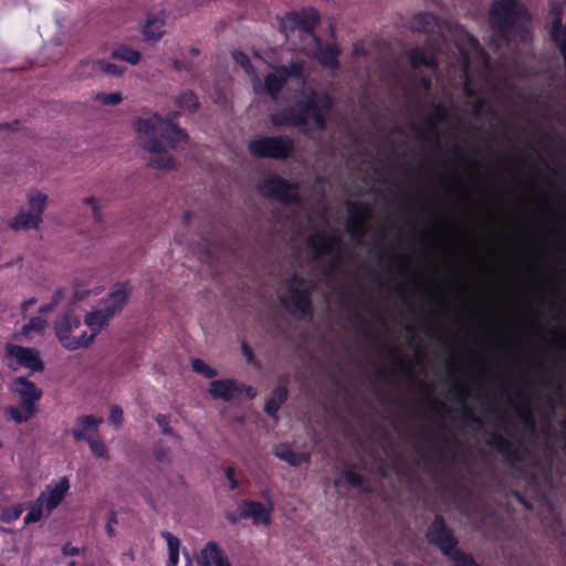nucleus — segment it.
<instances>
[{
  "mask_svg": "<svg viewBox=\"0 0 566 566\" xmlns=\"http://www.w3.org/2000/svg\"><path fill=\"white\" fill-rule=\"evenodd\" d=\"M490 25L501 41L510 44L514 34L520 35L521 41H526L530 32L525 25L518 24L520 20H531L527 7L520 0H493L489 10Z\"/></svg>",
  "mask_w": 566,
  "mask_h": 566,
  "instance_id": "obj_1",
  "label": "nucleus"
},
{
  "mask_svg": "<svg viewBox=\"0 0 566 566\" xmlns=\"http://www.w3.org/2000/svg\"><path fill=\"white\" fill-rule=\"evenodd\" d=\"M387 355L388 358L392 361L394 368L391 370L379 369L376 373L377 379L385 380L387 382H396L397 376L399 375L401 378H405L416 387L418 399L429 409L433 411L447 409L446 403L433 396V387L428 382L417 378L412 370V366L405 357L401 356L398 348H388Z\"/></svg>",
  "mask_w": 566,
  "mask_h": 566,
  "instance_id": "obj_2",
  "label": "nucleus"
},
{
  "mask_svg": "<svg viewBox=\"0 0 566 566\" xmlns=\"http://www.w3.org/2000/svg\"><path fill=\"white\" fill-rule=\"evenodd\" d=\"M281 305L296 319L303 321L313 316L311 283L294 274L287 281L285 294L280 297Z\"/></svg>",
  "mask_w": 566,
  "mask_h": 566,
  "instance_id": "obj_3",
  "label": "nucleus"
},
{
  "mask_svg": "<svg viewBox=\"0 0 566 566\" xmlns=\"http://www.w3.org/2000/svg\"><path fill=\"white\" fill-rule=\"evenodd\" d=\"M135 129L146 138L160 136V140L165 147L176 149L180 145H185L188 140V134L181 129L171 119H165L158 114L149 118H138L135 123Z\"/></svg>",
  "mask_w": 566,
  "mask_h": 566,
  "instance_id": "obj_4",
  "label": "nucleus"
},
{
  "mask_svg": "<svg viewBox=\"0 0 566 566\" xmlns=\"http://www.w3.org/2000/svg\"><path fill=\"white\" fill-rule=\"evenodd\" d=\"M81 325L80 316L72 312H66L55 319V335L65 349L76 350L85 348L94 340V334H88L86 331L76 334Z\"/></svg>",
  "mask_w": 566,
  "mask_h": 566,
  "instance_id": "obj_5",
  "label": "nucleus"
},
{
  "mask_svg": "<svg viewBox=\"0 0 566 566\" xmlns=\"http://www.w3.org/2000/svg\"><path fill=\"white\" fill-rule=\"evenodd\" d=\"M248 150L254 158L285 160L294 151V142L286 135L260 136L249 142Z\"/></svg>",
  "mask_w": 566,
  "mask_h": 566,
  "instance_id": "obj_6",
  "label": "nucleus"
},
{
  "mask_svg": "<svg viewBox=\"0 0 566 566\" xmlns=\"http://www.w3.org/2000/svg\"><path fill=\"white\" fill-rule=\"evenodd\" d=\"M258 190L262 197L277 200L285 206H296L301 203L298 184L290 181L276 174L266 176L258 185Z\"/></svg>",
  "mask_w": 566,
  "mask_h": 566,
  "instance_id": "obj_7",
  "label": "nucleus"
},
{
  "mask_svg": "<svg viewBox=\"0 0 566 566\" xmlns=\"http://www.w3.org/2000/svg\"><path fill=\"white\" fill-rule=\"evenodd\" d=\"M488 444L497 450L504 460L513 468H517L518 464H523L535 458L533 451L524 442H515L497 431L491 434Z\"/></svg>",
  "mask_w": 566,
  "mask_h": 566,
  "instance_id": "obj_8",
  "label": "nucleus"
},
{
  "mask_svg": "<svg viewBox=\"0 0 566 566\" xmlns=\"http://www.w3.org/2000/svg\"><path fill=\"white\" fill-rule=\"evenodd\" d=\"M48 196L36 192L29 196V209H20V211L9 221V227L13 231H27L39 229L43 221V212L46 208Z\"/></svg>",
  "mask_w": 566,
  "mask_h": 566,
  "instance_id": "obj_9",
  "label": "nucleus"
},
{
  "mask_svg": "<svg viewBox=\"0 0 566 566\" xmlns=\"http://www.w3.org/2000/svg\"><path fill=\"white\" fill-rule=\"evenodd\" d=\"M306 245L316 255H329L335 253L334 259L324 271L325 275H332L336 271L337 265L340 262L342 239L337 234L327 235L323 232H316L307 238Z\"/></svg>",
  "mask_w": 566,
  "mask_h": 566,
  "instance_id": "obj_10",
  "label": "nucleus"
},
{
  "mask_svg": "<svg viewBox=\"0 0 566 566\" xmlns=\"http://www.w3.org/2000/svg\"><path fill=\"white\" fill-rule=\"evenodd\" d=\"M496 389L499 391V400L502 401L506 408L513 410L516 413H528V417L521 424H538L531 411H532V397L522 388L514 390L511 395L510 387L504 381L496 382Z\"/></svg>",
  "mask_w": 566,
  "mask_h": 566,
  "instance_id": "obj_11",
  "label": "nucleus"
},
{
  "mask_svg": "<svg viewBox=\"0 0 566 566\" xmlns=\"http://www.w3.org/2000/svg\"><path fill=\"white\" fill-rule=\"evenodd\" d=\"M426 538L430 545L437 547L444 556L459 544L453 530L447 525L441 514L434 515L433 521L428 525Z\"/></svg>",
  "mask_w": 566,
  "mask_h": 566,
  "instance_id": "obj_12",
  "label": "nucleus"
},
{
  "mask_svg": "<svg viewBox=\"0 0 566 566\" xmlns=\"http://www.w3.org/2000/svg\"><path fill=\"white\" fill-rule=\"evenodd\" d=\"M319 21V12L314 7H307L301 11L286 12L280 20V28L283 32L298 30L306 34H313Z\"/></svg>",
  "mask_w": 566,
  "mask_h": 566,
  "instance_id": "obj_13",
  "label": "nucleus"
},
{
  "mask_svg": "<svg viewBox=\"0 0 566 566\" xmlns=\"http://www.w3.org/2000/svg\"><path fill=\"white\" fill-rule=\"evenodd\" d=\"M347 209L346 231L354 242L361 243L367 231V220L370 218V207L367 203L348 201Z\"/></svg>",
  "mask_w": 566,
  "mask_h": 566,
  "instance_id": "obj_14",
  "label": "nucleus"
},
{
  "mask_svg": "<svg viewBox=\"0 0 566 566\" xmlns=\"http://www.w3.org/2000/svg\"><path fill=\"white\" fill-rule=\"evenodd\" d=\"M209 394L213 399H220L226 402H230L241 395L250 399L255 396V391L251 386L241 384L232 378L212 380L209 385Z\"/></svg>",
  "mask_w": 566,
  "mask_h": 566,
  "instance_id": "obj_15",
  "label": "nucleus"
},
{
  "mask_svg": "<svg viewBox=\"0 0 566 566\" xmlns=\"http://www.w3.org/2000/svg\"><path fill=\"white\" fill-rule=\"evenodd\" d=\"M6 354L8 358L14 359V363L8 364V367L13 370L19 367H25L32 371H42L44 369V364L38 350L33 348L8 343L6 345Z\"/></svg>",
  "mask_w": 566,
  "mask_h": 566,
  "instance_id": "obj_16",
  "label": "nucleus"
},
{
  "mask_svg": "<svg viewBox=\"0 0 566 566\" xmlns=\"http://www.w3.org/2000/svg\"><path fill=\"white\" fill-rule=\"evenodd\" d=\"M143 148L155 155L148 161L149 167L165 170L175 167L174 157L168 154L164 143L158 137L146 138Z\"/></svg>",
  "mask_w": 566,
  "mask_h": 566,
  "instance_id": "obj_17",
  "label": "nucleus"
},
{
  "mask_svg": "<svg viewBox=\"0 0 566 566\" xmlns=\"http://www.w3.org/2000/svg\"><path fill=\"white\" fill-rule=\"evenodd\" d=\"M14 391L21 397L25 413L33 416L36 411L35 402L41 398L42 391L27 377H18L13 382Z\"/></svg>",
  "mask_w": 566,
  "mask_h": 566,
  "instance_id": "obj_18",
  "label": "nucleus"
},
{
  "mask_svg": "<svg viewBox=\"0 0 566 566\" xmlns=\"http://www.w3.org/2000/svg\"><path fill=\"white\" fill-rule=\"evenodd\" d=\"M128 282L115 284L107 296L101 302V307L113 318L119 314L129 297Z\"/></svg>",
  "mask_w": 566,
  "mask_h": 566,
  "instance_id": "obj_19",
  "label": "nucleus"
},
{
  "mask_svg": "<svg viewBox=\"0 0 566 566\" xmlns=\"http://www.w3.org/2000/svg\"><path fill=\"white\" fill-rule=\"evenodd\" d=\"M428 52H424L421 48H411L407 51V56L411 67L418 69L420 66H426L431 70H437L439 67V60L437 57V52L439 51V44H429Z\"/></svg>",
  "mask_w": 566,
  "mask_h": 566,
  "instance_id": "obj_20",
  "label": "nucleus"
},
{
  "mask_svg": "<svg viewBox=\"0 0 566 566\" xmlns=\"http://www.w3.org/2000/svg\"><path fill=\"white\" fill-rule=\"evenodd\" d=\"M98 427H77L72 430L76 441L85 440L93 454L97 458H107L108 451L106 444L99 439Z\"/></svg>",
  "mask_w": 566,
  "mask_h": 566,
  "instance_id": "obj_21",
  "label": "nucleus"
},
{
  "mask_svg": "<svg viewBox=\"0 0 566 566\" xmlns=\"http://www.w3.org/2000/svg\"><path fill=\"white\" fill-rule=\"evenodd\" d=\"M272 509H266L262 503L252 500H245L240 505L239 517L252 518L254 524L263 523L269 525L271 523Z\"/></svg>",
  "mask_w": 566,
  "mask_h": 566,
  "instance_id": "obj_22",
  "label": "nucleus"
},
{
  "mask_svg": "<svg viewBox=\"0 0 566 566\" xmlns=\"http://www.w3.org/2000/svg\"><path fill=\"white\" fill-rule=\"evenodd\" d=\"M272 122L276 126L303 127L307 124V117L304 114V107L296 103L274 115Z\"/></svg>",
  "mask_w": 566,
  "mask_h": 566,
  "instance_id": "obj_23",
  "label": "nucleus"
},
{
  "mask_svg": "<svg viewBox=\"0 0 566 566\" xmlns=\"http://www.w3.org/2000/svg\"><path fill=\"white\" fill-rule=\"evenodd\" d=\"M70 489V481L66 476H63L54 485H48L45 491L41 492L40 495H44V506L49 513L55 510L67 494Z\"/></svg>",
  "mask_w": 566,
  "mask_h": 566,
  "instance_id": "obj_24",
  "label": "nucleus"
},
{
  "mask_svg": "<svg viewBox=\"0 0 566 566\" xmlns=\"http://www.w3.org/2000/svg\"><path fill=\"white\" fill-rule=\"evenodd\" d=\"M439 120L430 113L423 118V123H411L410 128L417 136L426 142L433 143L436 146L440 145V132L438 128Z\"/></svg>",
  "mask_w": 566,
  "mask_h": 566,
  "instance_id": "obj_25",
  "label": "nucleus"
},
{
  "mask_svg": "<svg viewBox=\"0 0 566 566\" xmlns=\"http://www.w3.org/2000/svg\"><path fill=\"white\" fill-rule=\"evenodd\" d=\"M273 453L276 458L289 463L291 467H300L304 463H308L311 460V453L296 452L289 443L275 444L273 447Z\"/></svg>",
  "mask_w": 566,
  "mask_h": 566,
  "instance_id": "obj_26",
  "label": "nucleus"
},
{
  "mask_svg": "<svg viewBox=\"0 0 566 566\" xmlns=\"http://www.w3.org/2000/svg\"><path fill=\"white\" fill-rule=\"evenodd\" d=\"M317 44L316 57L318 62L326 67L335 69L338 66L339 49L335 43H324L322 40L314 35Z\"/></svg>",
  "mask_w": 566,
  "mask_h": 566,
  "instance_id": "obj_27",
  "label": "nucleus"
},
{
  "mask_svg": "<svg viewBox=\"0 0 566 566\" xmlns=\"http://www.w3.org/2000/svg\"><path fill=\"white\" fill-rule=\"evenodd\" d=\"M201 566H231L227 555L214 542H209L201 552Z\"/></svg>",
  "mask_w": 566,
  "mask_h": 566,
  "instance_id": "obj_28",
  "label": "nucleus"
},
{
  "mask_svg": "<svg viewBox=\"0 0 566 566\" xmlns=\"http://www.w3.org/2000/svg\"><path fill=\"white\" fill-rule=\"evenodd\" d=\"M289 397V389L286 386L279 385L275 387L271 396L266 399L264 410L265 412L276 418V413L279 412L281 406L287 400Z\"/></svg>",
  "mask_w": 566,
  "mask_h": 566,
  "instance_id": "obj_29",
  "label": "nucleus"
},
{
  "mask_svg": "<svg viewBox=\"0 0 566 566\" xmlns=\"http://www.w3.org/2000/svg\"><path fill=\"white\" fill-rule=\"evenodd\" d=\"M112 317L102 308L94 310L86 314L85 316V325L91 329L90 334H94V338L96 335L108 325Z\"/></svg>",
  "mask_w": 566,
  "mask_h": 566,
  "instance_id": "obj_30",
  "label": "nucleus"
},
{
  "mask_svg": "<svg viewBox=\"0 0 566 566\" xmlns=\"http://www.w3.org/2000/svg\"><path fill=\"white\" fill-rule=\"evenodd\" d=\"M447 396L457 406L465 408L471 397V390L465 384L454 380L449 385Z\"/></svg>",
  "mask_w": 566,
  "mask_h": 566,
  "instance_id": "obj_31",
  "label": "nucleus"
},
{
  "mask_svg": "<svg viewBox=\"0 0 566 566\" xmlns=\"http://www.w3.org/2000/svg\"><path fill=\"white\" fill-rule=\"evenodd\" d=\"M297 105L304 107L305 116L307 117V115H311L314 124L318 129L324 130L327 127V120L323 112L324 109L317 107L313 98L298 101Z\"/></svg>",
  "mask_w": 566,
  "mask_h": 566,
  "instance_id": "obj_32",
  "label": "nucleus"
},
{
  "mask_svg": "<svg viewBox=\"0 0 566 566\" xmlns=\"http://www.w3.org/2000/svg\"><path fill=\"white\" fill-rule=\"evenodd\" d=\"M112 56L114 59L125 61L132 65H137L142 60V54L139 51L124 44L115 49L112 52Z\"/></svg>",
  "mask_w": 566,
  "mask_h": 566,
  "instance_id": "obj_33",
  "label": "nucleus"
},
{
  "mask_svg": "<svg viewBox=\"0 0 566 566\" xmlns=\"http://www.w3.org/2000/svg\"><path fill=\"white\" fill-rule=\"evenodd\" d=\"M286 78L280 73H269L264 77V87L269 95L276 97L281 90L285 86Z\"/></svg>",
  "mask_w": 566,
  "mask_h": 566,
  "instance_id": "obj_34",
  "label": "nucleus"
},
{
  "mask_svg": "<svg viewBox=\"0 0 566 566\" xmlns=\"http://www.w3.org/2000/svg\"><path fill=\"white\" fill-rule=\"evenodd\" d=\"M83 66L91 67L92 71H101L103 73L111 75H122L125 71V67L103 60L94 62H84Z\"/></svg>",
  "mask_w": 566,
  "mask_h": 566,
  "instance_id": "obj_35",
  "label": "nucleus"
},
{
  "mask_svg": "<svg viewBox=\"0 0 566 566\" xmlns=\"http://www.w3.org/2000/svg\"><path fill=\"white\" fill-rule=\"evenodd\" d=\"M164 21L157 18H150L146 21L143 34L146 40H159L164 35Z\"/></svg>",
  "mask_w": 566,
  "mask_h": 566,
  "instance_id": "obj_36",
  "label": "nucleus"
},
{
  "mask_svg": "<svg viewBox=\"0 0 566 566\" xmlns=\"http://www.w3.org/2000/svg\"><path fill=\"white\" fill-rule=\"evenodd\" d=\"M44 507V495H39L34 502L28 505L29 512L24 516V524L29 525L41 521Z\"/></svg>",
  "mask_w": 566,
  "mask_h": 566,
  "instance_id": "obj_37",
  "label": "nucleus"
},
{
  "mask_svg": "<svg viewBox=\"0 0 566 566\" xmlns=\"http://www.w3.org/2000/svg\"><path fill=\"white\" fill-rule=\"evenodd\" d=\"M177 104H178V106L189 111L190 113H196L200 107V103H199L196 94L189 90L182 91L178 95Z\"/></svg>",
  "mask_w": 566,
  "mask_h": 566,
  "instance_id": "obj_38",
  "label": "nucleus"
},
{
  "mask_svg": "<svg viewBox=\"0 0 566 566\" xmlns=\"http://www.w3.org/2000/svg\"><path fill=\"white\" fill-rule=\"evenodd\" d=\"M446 556L457 563L454 566H480L471 554L458 549V546Z\"/></svg>",
  "mask_w": 566,
  "mask_h": 566,
  "instance_id": "obj_39",
  "label": "nucleus"
},
{
  "mask_svg": "<svg viewBox=\"0 0 566 566\" xmlns=\"http://www.w3.org/2000/svg\"><path fill=\"white\" fill-rule=\"evenodd\" d=\"M46 327V321L41 316L31 317L30 321L23 325L22 335L30 337L33 334L42 333Z\"/></svg>",
  "mask_w": 566,
  "mask_h": 566,
  "instance_id": "obj_40",
  "label": "nucleus"
},
{
  "mask_svg": "<svg viewBox=\"0 0 566 566\" xmlns=\"http://www.w3.org/2000/svg\"><path fill=\"white\" fill-rule=\"evenodd\" d=\"M23 510L24 507L21 503L3 507L0 513V520L7 524L13 523L20 518Z\"/></svg>",
  "mask_w": 566,
  "mask_h": 566,
  "instance_id": "obj_41",
  "label": "nucleus"
},
{
  "mask_svg": "<svg viewBox=\"0 0 566 566\" xmlns=\"http://www.w3.org/2000/svg\"><path fill=\"white\" fill-rule=\"evenodd\" d=\"M191 367L196 374L202 375L207 379H212L218 375V371L214 368L206 364L200 358L191 359Z\"/></svg>",
  "mask_w": 566,
  "mask_h": 566,
  "instance_id": "obj_42",
  "label": "nucleus"
},
{
  "mask_svg": "<svg viewBox=\"0 0 566 566\" xmlns=\"http://www.w3.org/2000/svg\"><path fill=\"white\" fill-rule=\"evenodd\" d=\"M276 72L284 76L286 80L289 77H301L303 75V64L301 62L292 61L287 65L279 66Z\"/></svg>",
  "mask_w": 566,
  "mask_h": 566,
  "instance_id": "obj_43",
  "label": "nucleus"
},
{
  "mask_svg": "<svg viewBox=\"0 0 566 566\" xmlns=\"http://www.w3.org/2000/svg\"><path fill=\"white\" fill-rule=\"evenodd\" d=\"M231 54L235 63L239 64L247 73L250 74L254 72V66L247 53L240 50H233Z\"/></svg>",
  "mask_w": 566,
  "mask_h": 566,
  "instance_id": "obj_44",
  "label": "nucleus"
},
{
  "mask_svg": "<svg viewBox=\"0 0 566 566\" xmlns=\"http://www.w3.org/2000/svg\"><path fill=\"white\" fill-rule=\"evenodd\" d=\"M306 98H313L317 107H321L324 111H329L334 105L333 97L329 93L316 95V93L312 92Z\"/></svg>",
  "mask_w": 566,
  "mask_h": 566,
  "instance_id": "obj_45",
  "label": "nucleus"
},
{
  "mask_svg": "<svg viewBox=\"0 0 566 566\" xmlns=\"http://www.w3.org/2000/svg\"><path fill=\"white\" fill-rule=\"evenodd\" d=\"M6 416H7L8 420H13L18 423H20L22 421H27L32 417V416H29L28 413H25L22 407L19 408L15 406H9L6 409Z\"/></svg>",
  "mask_w": 566,
  "mask_h": 566,
  "instance_id": "obj_46",
  "label": "nucleus"
},
{
  "mask_svg": "<svg viewBox=\"0 0 566 566\" xmlns=\"http://www.w3.org/2000/svg\"><path fill=\"white\" fill-rule=\"evenodd\" d=\"M343 478L345 482L352 488H360L364 483L363 475L355 472L354 469H345L343 471Z\"/></svg>",
  "mask_w": 566,
  "mask_h": 566,
  "instance_id": "obj_47",
  "label": "nucleus"
},
{
  "mask_svg": "<svg viewBox=\"0 0 566 566\" xmlns=\"http://www.w3.org/2000/svg\"><path fill=\"white\" fill-rule=\"evenodd\" d=\"M95 99L101 102L103 105H117L123 101V96L119 92L113 93H99L96 95Z\"/></svg>",
  "mask_w": 566,
  "mask_h": 566,
  "instance_id": "obj_48",
  "label": "nucleus"
},
{
  "mask_svg": "<svg viewBox=\"0 0 566 566\" xmlns=\"http://www.w3.org/2000/svg\"><path fill=\"white\" fill-rule=\"evenodd\" d=\"M554 347L557 349V353L562 358L566 357V331H560L556 334L553 339Z\"/></svg>",
  "mask_w": 566,
  "mask_h": 566,
  "instance_id": "obj_49",
  "label": "nucleus"
},
{
  "mask_svg": "<svg viewBox=\"0 0 566 566\" xmlns=\"http://www.w3.org/2000/svg\"><path fill=\"white\" fill-rule=\"evenodd\" d=\"M160 536L167 542L168 552H179L180 541L168 531H161Z\"/></svg>",
  "mask_w": 566,
  "mask_h": 566,
  "instance_id": "obj_50",
  "label": "nucleus"
},
{
  "mask_svg": "<svg viewBox=\"0 0 566 566\" xmlns=\"http://www.w3.org/2000/svg\"><path fill=\"white\" fill-rule=\"evenodd\" d=\"M439 122L447 120L449 116V107L443 103H433L432 113H431Z\"/></svg>",
  "mask_w": 566,
  "mask_h": 566,
  "instance_id": "obj_51",
  "label": "nucleus"
},
{
  "mask_svg": "<svg viewBox=\"0 0 566 566\" xmlns=\"http://www.w3.org/2000/svg\"><path fill=\"white\" fill-rule=\"evenodd\" d=\"M124 420V412L122 407L118 405L111 406L109 409V422L111 424H122Z\"/></svg>",
  "mask_w": 566,
  "mask_h": 566,
  "instance_id": "obj_52",
  "label": "nucleus"
},
{
  "mask_svg": "<svg viewBox=\"0 0 566 566\" xmlns=\"http://www.w3.org/2000/svg\"><path fill=\"white\" fill-rule=\"evenodd\" d=\"M453 156L460 160L461 163H463L464 165L469 166V167H476L478 166V161L472 158V157H468L464 155V153L462 151V149L458 146H455L453 148Z\"/></svg>",
  "mask_w": 566,
  "mask_h": 566,
  "instance_id": "obj_53",
  "label": "nucleus"
},
{
  "mask_svg": "<svg viewBox=\"0 0 566 566\" xmlns=\"http://www.w3.org/2000/svg\"><path fill=\"white\" fill-rule=\"evenodd\" d=\"M154 455L157 461L165 462L169 460V449L166 448L161 442H157L154 446Z\"/></svg>",
  "mask_w": 566,
  "mask_h": 566,
  "instance_id": "obj_54",
  "label": "nucleus"
},
{
  "mask_svg": "<svg viewBox=\"0 0 566 566\" xmlns=\"http://www.w3.org/2000/svg\"><path fill=\"white\" fill-rule=\"evenodd\" d=\"M226 479L229 482V489L231 491L235 490L239 486V481L235 478V470L232 467H227L224 470Z\"/></svg>",
  "mask_w": 566,
  "mask_h": 566,
  "instance_id": "obj_55",
  "label": "nucleus"
},
{
  "mask_svg": "<svg viewBox=\"0 0 566 566\" xmlns=\"http://www.w3.org/2000/svg\"><path fill=\"white\" fill-rule=\"evenodd\" d=\"M76 424H103V418L94 415L84 416L77 419Z\"/></svg>",
  "mask_w": 566,
  "mask_h": 566,
  "instance_id": "obj_56",
  "label": "nucleus"
},
{
  "mask_svg": "<svg viewBox=\"0 0 566 566\" xmlns=\"http://www.w3.org/2000/svg\"><path fill=\"white\" fill-rule=\"evenodd\" d=\"M62 554L64 556H77L80 555V548L71 545L70 543H66L62 547Z\"/></svg>",
  "mask_w": 566,
  "mask_h": 566,
  "instance_id": "obj_57",
  "label": "nucleus"
},
{
  "mask_svg": "<svg viewBox=\"0 0 566 566\" xmlns=\"http://www.w3.org/2000/svg\"><path fill=\"white\" fill-rule=\"evenodd\" d=\"M549 11L554 15V19L560 17V24H563V9L557 2L553 1L549 3Z\"/></svg>",
  "mask_w": 566,
  "mask_h": 566,
  "instance_id": "obj_58",
  "label": "nucleus"
},
{
  "mask_svg": "<svg viewBox=\"0 0 566 566\" xmlns=\"http://www.w3.org/2000/svg\"><path fill=\"white\" fill-rule=\"evenodd\" d=\"M83 201H84L85 205L92 206L94 218H95L96 221H99L101 220V214H99L98 208L96 206V199L94 197H87Z\"/></svg>",
  "mask_w": 566,
  "mask_h": 566,
  "instance_id": "obj_59",
  "label": "nucleus"
},
{
  "mask_svg": "<svg viewBox=\"0 0 566 566\" xmlns=\"http://www.w3.org/2000/svg\"><path fill=\"white\" fill-rule=\"evenodd\" d=\"M354 319L360 329H367L369 327V322L360 314L356 313Z\"/></svg>",
  "mask_w": 566,
  "mask_h": 566,
  "instance_id": "obj_60",
  "label": "nucleus"
},
{
  "mask_svg": "<svg viewBox=\"0 0 566 566\" xmlns=\"http://www.w3.org/2000/svg\"><path fill=\"white\" fill-rule=\"evenodd\" d=\"M419 84L423 90L430 91L432 87V78L429 75H422L419 78Z\"/></svg>",
  "mask_w": 566,
  "mask_h": 566,
  "instance_id": "obj_61",
  "label": "nucleus"
},
{
  "mask_svg": "<svg viewBox=\"0 0 566 566\" xmlns=\"http://www.w3.org/2000/svg\"><path fill=\"white\" fill-rule=\"evenodd\" d=\"M242 354L245 356L247 360L249 363H252L254 360V354L252 349L249 347L247 343H242L241 345Z\"/></svg>",
  "mask_w": 566,
  "mask_h": 566,
  "instance_id": "obj_62",
  "label": "nucleus"
},
{
  "mask_svg": "<svg viewBox=\"0 0 566 566\" xmlns=\"http://www.w3.org/2000/svg\"><path fill=\"white\" fill-rule=\"evenodd\" d=\"M63 298H64V290L59 289L54 292L51 303H53L56 307L63 301Z\"/></svg>",
  "mask_w": 566,
  "mask_h": 566,
  "instance_id": "obj_63",
  "label": "nucleus"
},
{
  "mask_svg": "<svg viewBox=\"0 0 566 566\" xmlns=\"http://www.w3.org/2000/svg\"><path fill=\"white\" fill-rule=\"evenodd\" d=\"M55 308V305L53 303L43 304L39 308V313L42 315L51 313Z\"/></svg>",
  "mask_w": 566,
  "mask_h": 566,
  "instance_id": "obj_64",
  "label": "nucleus"
}]
</instances>
